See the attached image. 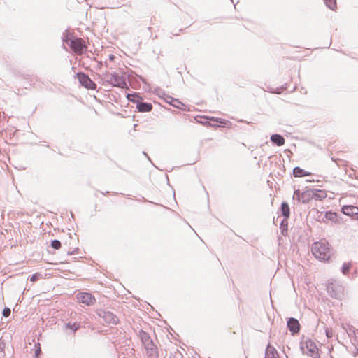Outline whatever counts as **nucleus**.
Instances as JSON below:
<instances>
[{"mask_svg":"<svg viewBox=\"0 0 358 358\" xmlns=\"http://www.w3.org/2000/svg\"><path fill=\"white\" fill-rule=\"evenodd\" d=\"M98 78H100L103 84L106 83L112 87H120L122 89H127V84L126 80V73H122L121 76L117 72H109L106 71L103 75L97 74Z\"/></svg>","mask_w":358,"mask_h":358,"instance_id":"f257e3e1","label":"nucleus"},{"mask_svg":"<svg viewBox=\"0 0 358 358\" xmlns=\"http://www.w3.org/2000/svg\"><path fill=\"white\" fill-rule=\"evenodd\" d=\"M311 251L315 258L324 262H328L332 255V248L326 240L315 242Z\"/></svg>","mask_w":358,"mask_h":358,"instance_id":"f03ea898","label":"nucleus"},{"mask_svg":"<svg viewBox=\"0 0 358 358\" xmlns=\"http://www.w3.org/2000/svg\"><path fill=\"white\" fill-rule=\"evenodd\" d=\"M304 338L305 336L303 335L300 341L301 352L312 358H320V352L321 350L317 348L316 343L310 338H306L304 341Z\"/></svg>","mask_w":358,"mask_h":358,"instance_id":"7ed1b4c3","label":"nucleus"},{"mask_svg":"<svg viewBox=\"0 0 358 358\" xmlns=\"http://www.w3.org/2000/svg\"><path fill=\"white\" fill-rule=\"evenodd\" d=\"M327 292L331 297L341 299L343 296L344 287L336 280H330L327 284Z\"/></svg>","mask_w":358,"mask_h":358,"instance_id":"20e7f679","label":"nucleus"},{"mask_svg":"<svg viewBox=\"0 0 358 358\" xmlns=\"http://www.w3.org/2000/svg\"><path fill=\"white\" fill-rule=\"evenodd\" d=\"M96 314L108 324L115 325L119 322L118 317L110 310L100 309L96 311Z\"/></svg>","mask_w":358,"mask_h":358,"instance_id":"39448f33","label":"nucleus"},{"mask_svg":"<svg viewBox=\"0 0 358 358\" xmlns=\"http://www.w3.org/2000/svg\"><path fill=\"white\" fill-rule=\"evenodd\" d=\"M76 77L78 78L80 84L85 88L93 90L96 89V84L85 73L79 71L76 73Z\"/></svg>","mask_w":358,"mask_h":358,"instance_id":"423d86ee","label":"nucleus"},{"mask_svg":"<svg viewBox=\"0 0 358 358\" xmlns=\"http://www.w3.org/2000/svg\"><path fill=\"white\" fill-rule=\"evenodd\" d=\"M313 199V189H308L301 192L299 189H295L293 194V199L297 200L303 203H308Z\"/></svg>","mask_w":358,"mask_h":358,"instance_id":"0eeeda50","label":"nucleus"},{"mask_svg":"<svg viewBox=\"0 0 358 358\" xmlns=\"http://www.w3.org/2000/svg\"><path fill=\"white\" fill-rule=\"evenodd\" d=\"M69 47L73 52L77 53L83 52L86 48L85 41L80 38H74L71 41L69 42Z\"/></svg>","mask_w":358,"mask_h":358,"instance_id":"6e6552de","label":"nucleus"},{"mask_svg":"<svg viewBox=\"0 0 358 358\" xmlns=\"http://www.w3.org/2000/svg\"><path fill=\"white\" fill-rule=\"evenodd\" d=\"M287 327L292 336L298 334L301 330V324L299 320L294 317L287 319Z\"/></svg>","mask_w":358,"mask_h":358,"instance_id":"1a4fd4ad","label":"nucleus"},{"mask_svg":"<svg viewBox=\"0 0 358 358\" xmlns=\"http://www.w3.org/2000/svg\"><path fill=\"white\" fill-rule=\"evenodd\" d=\"M77 299L80 303L87 306H92L96 303L95 297L89 292H80L77 295Z\"/></svg>","mask_w":358,"mask_h":358,"instance_id":"9d476101","label":"nucleus"},{"mask_svg":"<svg viewBox=\"0 0 358 358\" xmlns=\"http://www.w3.org/2000/svg\"><path fill=\"white\" fill-rule=\"evenodd\" d=\"M338 213L331 210L327 211L324 215H321L319 217V221L325 222L327 220H330L334 222L337 221Z\"/></svg>","mask_w":358,"mask_h":358,"instance_id":"9b49d317","label":"nucleus"},{"mask_svg":"<svg viewBox=\"0 0 358 358\" xmlns=\"http://www.w3.org/2000/svg\"><path fill=\"white\" fill-rule=\"evenodd\" d=\"M148 358H159L157 347L152 342L151 345L144 346Z\"/></svg>","mask_w":358,"mask_h":358,"instance_id":"f8f14e48","label":"nucleus"},{"mask_svg":"<svg viewBox=\"0 0 358 358\" xmlns=\"http://www.w3.org/2000/svg\"><path fill=\"white\" fill-rule=\"evenodd\" d=\"M164 101L168 103L169 104L171 105L172 106L181 109L185 110L183 107H185L184 103L180 102L178 99L173 98L170 96L166 95V97L164 98Z\"/></svg>","mask_w":358,"mask_h":358,"instance_id":"ddd939ff","label":"nucleus"},{"mask_svg":"<svg viewBox=\"0 0 358 358\" xmlns=\"http://www.w3.org/2000/svg\"><path fill=\"white\" fill-rule=\"evenodd\" d=\"M341 212L346 215H355L358 214V207L352 205L343 206Z\"/></svg>","mask_w":358,"mask_h":358,"instance_id":"4468645a","label":"nucleus"},{"mask_svg":"<svg viewBox=\"0 0 358 358\" xmlns=\"http://www.w3.org/2000/svg\"><path fill=\"white\" fill-rule=\"evenodd\" d=\"M138 112L145 113L150 112L152 110V104L148 102H143V100L137 103L136 107Z\"/></svg>","mask_w":358,"mask_h":358,"instance_id":"2eb2a0df","label":"nucleus"},{"mask_svg":"<svg viewBox=\"0 0 358 358\" xmlns=\"http://www.w3.org/2000/svg\"><path fill=\"white\" fill-rule=\"evenodd\" d=\"M265 355L266 358H280L278 351L271 344H268L266 346Z\"/></svg>","mask_w":358,"mask_h":358,"instance_id":"dca6fc26","label":"nucleus"},{"mask_svg":"<svg viewBox=\"0 0 358 358\" xmlns=\"http://www.w3.org/2000/svg\"><path fill=\"white\" fill-rule=\"evenodd\" d=\"M270 140L271 143L277 146H282L285 143V138L278 134H274L271 136Z\"/></svg>","mask_w":358,"mask_h":358,"instance_id":"f3484780","label":"nucleus"},{"mask_svg":"<svg viewBox=\"0 0 358 358\" xmlns=\"http://www.w3.org/2000/svg\"><path fill=\"white\" fill-rule=\"evenodd\" d=\"M138 336L144 346L151 345V343L153 342L149 334L142 329L139 331Z\"/></svg>","mask_w":358,"mask_h":358,"instance_id":"a211bd4d","label":"nucleus"},{"mask_svg":"<svg viewBox=\"0 0 358 358\" xmlns=\"http://www.w3.org/2000/svg\"><path fill=\"white\" fill-rule=\"evenodd\" d=\"M292 174L295 178H301L312 175L310 172L306 171L304 169L300 168L299 166H296L293 169Z\"/></svg>","mask_w":358,"mask_h":358,"instance_id":"6ab92c4d","label":"nucleus"},{"mask_svg":"<svg viewBox=\"0 0 358 358\" xmlns=\"http://www.w3.org/2000/svg\"><path fill=\"white\" fill-rule=\"evenodd\" d=\"M280 211H281V214L284 217L285 219H288L290 216V209H289V204L284 201L281 204V206H280Z\"/></svg>","mask_w":358,"mask_h":358,"instance_id":"aec40b11","label":"nucleus"},{"mask_svg":"<svg viewBox=\"0 0 358 358\" xmlns=\"http://www.w3.org/2000/svg\"><path fill=\"white\" fill-rule=\"evenodd\" d=\"M127 99L129 101H131L132 103H134L136 105H137V103H138V102H140L141 101L143 100V98L141 97L140 94L138 93V92H134V93H131V94H127Z\"/></svg>","mask_w":358,"mask_h":358,"instance_id":"412c9836","label":"nucleus"},{"mask_svg":"<svg viewBox=\"0 0 358 358\" xmlns=\"http://www.w3.org/2000/svg\"><path fill=\"white\" fill-rule=\"evenodd\" d=\"M327 197V193L323 190L313 189V199L315 200H322Z\"/></svg>","mask_w":358,"mask_h":358,"instance_id":"4be33fe9","label":"nucleus"},{"mask_svg":"<svg viewBox=\"0 0 358 358\" xmlns=\"http://www.w3.org/2000/svg\"><path fill=\"white\" fill-rule=\"evenodd\" d=\"M201 119H204V121L203 122H201L202 124H209L210 125H212L209 121L210 120H213V121H216L217 122H219L220 124H224L226 120H223V119H219V118H215L213 117H211L210 118H207L206 117H200Z\"/></svg>","mask_w":358,"mask_h":358,"instance_id":"5701e85b","label":"nucleus"},{"mask_svg":"<svg viewBox=\"0 0 358 358\" xmlns=\"http://www.w3.org/2000/svg\"><path fill=\"white\" fill-rule=\"evenodd\" d=\"M74 38L66 30L63 33L62 41L69 46V42Z\"/></svg>","mask_w":358,"mask_h":358,"instance_id":"b1692460","label":"nucleus"},{"mask_svg":"<svg viewBox=\"0 0 358 358\" xmlns=\"http://www.w3.org/2000/svg\"><path fill=\"white\" fill-rule=\"evenodd\" d=\"M326 6L331 9L334 10L337 8L336 0H323Z\"/></svg>","mask_w":358,"mask_h":358,"instance_id":"393cba45","label":"nucleus"},{"mask_svg":"<svg viewBox=\"0 0 358 358\" xmlns=\"http://www.w3.org/2000/svg\"><path fill=\"white\" fill-rule=\"evenodd\" d=\"M351 267H352L351 262L344 263L341 267L342 273L343 275H347L350 272Z\"/></svg>","mask_w":358,"mask_h":358,"instance_id":"a878e982","label":"nucleus"},{"mask_svg":"<svg viewBox=\"0 0 358 358\" xmlns=\"http://www.w3.org/2000/svg\"><path fill=\"white\" fill-rule=\"evenodd\" d=\"M65 327L67 329H71L73 332L76 331L80 328V324L77 322L71 323L68 322L65 324Z\"/></svg>","mask_w":358,"mask_h":358,"instance_id":"bb28decb","label":"nucleus"},{"mask_svg":"<svg viewBox=\"0 0 358 358\" xmlns=\"http://www.w3.org/2000/svg\"><path fill=\"white\" fill-rule=\"evenodd\" d=\"M280 229L281 234L283 236H286L287 234V221L282 220L280 224Z\"/></svg>","mask_w":358,"mask_h":358,"instance_id":"cd10ccee","label":"nucleus"},{"mask_svg":"<svg viewBox=\"0 0 358 358\" xmlns=\"http://www.w3.org/2000/svg\"><path fill=\"white\" fill-rule=\"evenodd\" d=\"M50 245L53 249L59 250L62 247V243L60 241L55 239L51 241Z\"/></svg>","mask_w":358,"mask_h":358,"instance_id":"c85d7f7f","label":"nucleus"},{"mask_svg":"<svg viewBox=\"0 0 358 358\" xmlns=\"http://www.w3.org/2000/svg\"><path fill=\"white\" fill-rule=\"evenodd\" d=\"M42 278L43 275L41 273H35L29 278V280L31 282H36Z\"/></svg>","mask_w":358,"mask_h":358,"instance_id":"c756f323","label":"nucleus"},{"mask_svg":"<svg viewBox=\"0 0 358 358\" xmlns=\"http://www.w3.org/2000/svg\"><path fill=\"white\" fill-rule=\"evenodd\" d=\"M35 358H39L40 355L41 354V350L40 348V344L38 343L35 345Z\"/></svg>","mask_w":358,"mask_h":358,"instance_id":"7c9ffc66","label":"nucleus"},{"mask_svg":"<svg viewBox=\"0 0 358 358\" xmlns=\"http://www.w3.org/2000/svg\"><path fill=\"white\" fill-rule=\"evenodd\" d=\"M2 315L3 317H8L10 316V309L8 307H5L3 309V311H2Z\"/></svg>","mask_w":358,"mask_h":358,"instance_id":"2f4dec72","label":"nucleus"},{"mask_svg":"<svg viewBox=\"0 0 358 358\" xmlns=\"http://www.w3.org/2000/svg\"><path fill=\"white\" fill-rule=\"evenodd\" d=\"M78 250H79V249L77 248H75V249H74L73 250H72L71 252L68 251L67 255H74V254H76V253H77V252H78Z\"/></svg>","mask_w":358,"mask_h":358,"instance_id":"473e14b6","label":"nucleus"},{"mask_svg":"<svg viewBox=\"0 0 358 358\" xmlns=\"http://www.w3.org/2000/svg\"><path fill=\"white\" fill-rule=\"evenodd\" d=\"M5 348V344L3 343H0V352H3Z\"/></svg>","mask_w":358,"mask_h":358,"instance_id":"72a5a7b5","label":"nucleus"},{"mask_svg":"<svg viewBox=\"0 0 358 358\" xmlns=\"http://www.w3.org/2000/svg\"><path fill=\"white\" fill-rule=\"evenodd\" d=\"M326 336L327 338H331L332 336V334L329 332V331L326 330Z\"/></svg>","mask_w":358,"mask_h":358,"instance_id":"f704fd0d","label":"nucleus"},{"mask_svg":"<svg viewBox=\"0 0 358 358\" xmlns=\"http://www.w3.org/2000/svg\"><path fill=\"white\" fill-rule=\"evenodd\" d=\"M138 78H139V79H140L143 83H146L145 79L143 76H138Z\"/></svg>","mask_w":358,"mask_h":358,"instance_id":"c9c22d12","label":"nucleus"},{"mask_svg":"<svg viewBox=\"0 0 358 358\" xmlns=\"http://www.w3.org/2000/svg\"><path fill=\"white\" fill-rule=\"evenodd\" d=\"M115 57L113 55H110L109 57H108L110 61H113L115 59Z\"/></svg>","mask_w":358,"mask_h":358,"instance_id":"e433bc0d","label":"nucleus"},{"mask_svg":"<svg viewBox=\"0 0 358 358\" xmlns=\"http://www.w3.org/2000/svg\"><path fill=\"white\" fill-rule=\"evenodd\" d=\"M102 65H103V64H102V62H100V63L99 64V65H98V68H99V69H100V68L101 67V66H102Z\"/></svg>","mask_w":358,"mask_h":358,"instance_id":"4c0bfd02","label":"nucleus"},{"mask_svg":"<svg viewBox=\"0 0 358 358\" xmlns=\"http://www.w3.org/2000/svg\"><path fill=\"white\" fill-rule=\"evenodd\" d=\"M143 155H144L147 156V157L148 158V159H149V160H150V158H149V157H148V155L146 154V152H143Z\"/></svg>","mask_w":358,"mask_h":358,"instance_id":"58836bf2","label":"nucleus"},{"mask_svg":"<svg viewBox=\"0 0 358 358\" xmlns=\"http://www.w3.org/2000/svg\"><path fill=\"white\" fill-rule=\"evenodd\" d=\"M176 355H177L178 356L180 357H182V355H181L180 353H179V352H178V353H176Z\"/></svg>","mask_w":358,"mask_h":358,"instance_id":"ea45409f","label":"nucleus"},{"mask_svg":"<svg viewBox=\"0 0 358 358\" xmlns=\"http://www.w3.org/2000/svg\"><path fill=\"white\" fill-rule=\"evenodd\" d=\"M71 217L72 218H74V215H73V213H71Z\"/></svg>","mask_w":358,"mask_h":358,"instance_id":"a19ab883","label":"nucleus"},{"mask_svg":"<svg viewBox=\"0 0 358 358\" xmlns=\"http://www.w3.org/2000/svg\"><path fill=\"white\" fill-rule=\"evenodd\" d=\"M357 354H358V350H357Z\"/></svg>","mask_w":358,"mask_h":358,"instance_id":"79ce46f5","label":"nucleus"}]
</instances>
